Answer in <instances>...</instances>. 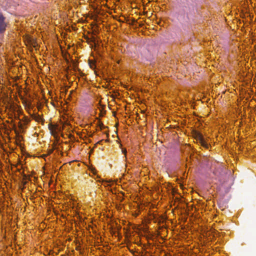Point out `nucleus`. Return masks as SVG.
Masks as SVG:
<instances>
[{"mask_svg":"<svg viewBox=\"0 0 256 256\" xmlns=\"http://www.w3.org/2000/svg\"><path fill=\"white\" fill-rule=\"evenodd\" d=\"M48 128L51 134L54 137L56 142L58 144V145L56 146L55 148L56 153H57L58 155H60V156H62V146L61 144L62 140H60V136L62 138L64 137L62 130L64 128V123L60 120L58 123L49 124Z\"/></svg>","mask_w":256,"mask_h":256,"instance_id":"f257e3e1","label":"nucleus"},{"mask_svg":"<svg viewBox=\"0 0 256 256\" xmlns=\"http://www.w3.org/2000/svg\"><path fill=\"white\" fill-rule=\"evenodd\" d=\"M8 23L6 21V18L4 16L2 12H0V34L5 32Z\"/></svg>","mask_w":256,"mask_h":256,"instance_id":"f03ea898","label":"nucleus"},{"mask_svg":"<svg viewBox=\"0 0 256 256\" xmlns=\"http://www.w3.org/2000/svg\"><path fill=\"white\" fill-rule=\"evenodd\" d=\"M196 138L197 140L198 141V142L200 144V145L202 146H203L204 148L206 149H208L209 148V144L206 142L203 136L200 134H196Z\"/></svg>","mask_w":256,"mask_h":256,"instance_id":"7ed1b4c3","label":"nucleus"},{"mask_svg":"<svg viewBox=\"0 0 256 256\" xmlns=\"http://www.w3.org/2000/svg\"><path fill=\"white\" fill-rule=\"evenodd\" d=\"M54 106L57 108L60 107V109L58 110L60 113L64 110V108L62 106V102L61 100V98H60L58 100H56L54 102Z\"/></svg>","mask_w":256,"mask_h":256,"instance_id":"20e7f679","label":"nucleus"},{"mask_svg":"<svg viewBox=\"0 0 256 256\" xmlns=\"http://www.w3.org/2000/svg\"><path fill=\"white\" fill-rule=\"evenodd\" d=\"M88 64H89V66H90V68H91L94 69L96 68V64H95V62H93L92 60H88Z\"/></svg>","mask_w":256,"mask_h":256,"instance_id":"39448f33","label":"nucleus"},{"mask_svg":"<svg viewBox=\"0 0 256 256\" xmlns=\"http://www.w3.org/2000/svg\"><path fill=\"white\" fill-rule=\"evenodd\" d=\"M87 42L88 44L90 42L95 43V38L92 37L91 38H87Z\"/></svg>","mask_w":256,"mask_h":256,"instance_id":"423d86ee","label":"nucleus"},{"mask_svg":"<svg viewBox=\"0 0 256 256\" xmlns=\"http://www.w3.org/2000/svg\"><path fill=\"white\" fill-rule=\"evenodd\" d=\"M64 60H65V64H68V60L67 59L66 53V51H65V59H64Z\"/></svg>","mask_w":256,"mask_h":256,"instance_id":"0eeeda50","label":"nucleus"},{"mask_svg":"<svg viewBox=\"0 0 256 256\" xmlns=\"http://www.w3.org/2000/svg\"><path fill=\"white\" fill-rule=\"evenodd\" d=\"M67 67H68V66H66V65L65 64V72H66L67 71ZM65 77H66V73H65Z\"/></svg>","mask_w":256,"mask_h":256,"instance_id":"6e6552de","label":"nucleus"},{"mask_svg":"<svg viewBox=\"0 0 256 256\" xmlns=\"http://www.w3.org/2000/svg\"><path fill=\"white\" fill-rule=\"evenodd\" d=\"M122 153H124L126 155V149L122 150Z\"/></svg>","mask_w":256,"mask_h":256,"instance_id":"1a4fd4ad","label":"nucleus"},{"mask_svg":"<svg viewBox=\"0 0 256 256\" xmlns=\"http://www.w3.org/2000/svg\"><path fill=\"white\" fill-rule=\"evenodd\" d=\"M35 118L36 120L38 121V120H39L40 119V118L39 116H38L36 118Z\"/></svg>","mask_w":256,"mask_h":256,"instance_id":"9d476101","label":"nucleus"},{"mask_svg":"<svg viewBox=\"0 0 256 256\" xmlns=\"http://www.w3.org/2000/svg\"><path fill=\"white\" fill-rule=\"evenodd\" d=\"M66 194L65 193V199H64V200L66 201L67 200V198H66ZM66 207V202H65V208Z\"/></svg>","mask_w":256,"mask_h":256,"instance_id":"9b49d317","label":"nucleus"},{"mask_svg":"<svg viewBox=\"0 0 256 256\" xmlns=\"http://www.w3.org/2000/svg\"><path fill=\"white\" fill-rule=\"evenodd\" d=\"M23 176H24V180H26V179L27 178V176H26V174H23Z\"/></svg>","mask_w":256,"mask_h":256,"instance_id":"f8f14e48","label":"nucleus"},{"mask_svg":"<svg viewBox=\"0 0 256 256\" xmlns=\"http://www.w3.org/2000/svg\"><path fill=\"white\" fill-rule=\"evenodd\" d=\"M64 112H65V115L67 114H66V108H65Z\"/></svg>","mask_w":256,"mask_h":256,"instance_id":"ddd939ff","label":"nucleus"},{"mask_svg":"<svg viewBox=\"0 0 256 256\" xmlns=\"http://www.w3.org/2000/svg\"><path fill=\"white\" fill-rule=\"evenodd\" d=\"M60 48H61V50H62V54L63 53V50L62 49V47L60 46Z\"/></svg>","mask_w":256,"mask_h":256,"instance_id":"4468645a","label":"nucleus"},{"mask_svg":"<svg viewBox=\"0 0 256 256\" xmlns=\"http://www.w3.org/2000/svg\"><path fill=\"white\" fill-rule=\"evenodd\" d=\"M64 124H65V126H66L67 124V122H66V120H65Z\"/></svg>","mask_w":256,"mask_h":256,"instance_id":"2eb2a0df","label":"nucleus"},{"mask_svg":"<svg viewBox=\"0 0 256 256\" xmlns=\"http://www.w3.org/2000/svg\"><path fill=\"white\" fill-rule=\"evenodd\" d=\"M26 184V182H23V184L24 185H25Z\"/></svg>","mask_w":256,"mask_h":256,"instance_id":"dca6fc26","label":"nucleus"},{"mask_svg":"<svg viewBox=\"0 0 256 256\" xmlns=\"http://www.w3.org/2000/svg\"><path fill=\"white\" fill-rule=\"evenodd\" d=\"M64 102H65V105L67 104V102H66V100H65L64 101Z\"/></svg>","mask_w":256,"mask_h":256,"instance_id":"f3484780","label":"nucleus"},{"mask_svg":"<svg viewBox=\"0 0 256 256\" xmlns=\"http://www.w3.org/2000/svg\"><path fill=\"white\" fill-rule=\"evenodd\" d=\"M68 198L69 199L70 201L72 200V198H70L69 197Z\"/></svg>","mask_w":256,"mask_h":256,"instance_id":"a211bd4d","label":"nucleus"},{"mask_svg":"<svg viewBox=\"0 0 256 256\" xmlns=\"http://www.w3.org/2000/svg\"><path fill=\"white\" fill-rule=\"evenodd\" d=\"M67 28L65 27V29H64V30L65 32Z\"/></svg>","mask_w":256,"mask_h":256,"instance_id":"6ab92c4d","label":"nucleus"},{"mask_svg":"<svg viewBox=\"0 0 256 256\" xmlns=\"http://www.w3.org/2000/svg\"><path fill=\"white\" fill-rule=\"evenodd\" d=\"M64 38L65 39L66 38V34H65V36H64Z\"/></svg>","mask_w":256,"mask_h":256,"instance_id":"aec40b11","label":"nucleus"},{"mask_svg":"<svg viewBox=\"0 0 256 256\" xmlns=\"http://www.w3.org/2000/svg\"><path fill=\"white\" fill-rule=\"evenodd\" d=\"M64 92H65V94H66V90H65Z\"/></svg>","mask_w":256,"mask_h":256,"instance_id":"412c9836","label":"nucleus"},{"mask_svg":"<svg viewBox=\"0 0 256 256\" xmlns=\"http://www.w3.org/2000/svg\"><path fill=\"white\" fill-rule=\"evenodd\" d=\"M68 206H70L71 207V204H68Z\"/></svg>","mask_w":256,"mask_h":256,"instance_id":"4be33fe9","label":"nucleus"},{"mask_svg":"<svg viewBox=\"0 0 256 256\" xmlns=\"http://www.w3.org/2000/svg\"><path fill=\"white\" fill-rule=\"evenodd\" d=\"M64 44H65V45H66V42H65Z\"/></svg>","mask_w":256,"mask_h":256,"instance_id":"5701e85b","label":"nucleus"}]
</instances>
